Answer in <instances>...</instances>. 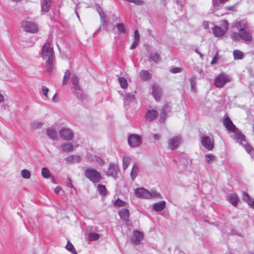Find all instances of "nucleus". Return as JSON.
<instances>
[{
  "instance_id": "nucleus-10",
  "label": "nucleus",
  "mask_w": 254,
  "mask_h": 254,
  "mask_svg": "<svg viewBox=\"0 0 254 254\" xmlns=\"http://www.w3.org/2000/svg\"><path fill=\"white\" fill-rule=\"evenodd\" d=\"M223 125L230 132H234L236 131L237 128L229 117H225L223 119Z\"/></svg>"
},
{
  "instance_id": "nucleus-61",
  "label": "nucleus",
  "mask_w": 254,
  "mask_h": 254,
  "mask_svg": "<svg viewBox=\"0 0 254 254\" xmlns=\"http://www.w3.org/2000/svg\"><path fill=\"white\" fill-rule=\"evenodd\" d=\"M168 107L167 106H166L164 108H163V114L164 115H165L166 113V111L168 109Z\"/></svg>"
},
{
  "instance_id": "nucleus-31",
  "label": "nucleus",
  "mask_w": 254,
  "mask_h": 254,
  "mask_svg": "<svg viewBox=\"0 0 254 254\" xmlns=\"http://www.w3.org/2000/svg\"><path fill=\"white\" fill-rule=\"evenodd\" d=\"M119 81L121 87L123 89H127L128 87V83L127 79L123 77L119 78Z\"/></svg>"
},
{
  "instance_id": "nucleus-29",
  "label": "nucleus",
  "mask_w": 254,
  "mask_h": 254,
  "mask_svg": "<svg viewBox=\"0 0 254 254\" xmlns=\"http://www.w3.org/2000/svg\"><path fill=\"white\" fill-rule=\"evenodd\" d=\"M97 189L101 195L105 196L107 194L108 191L104 185L99 184L97 187Z\"/></svg>"
},
{
  "instance_id": "nucleus-6",
  "label": "nucleus",
  "mask_w": 254,
  "mask_h": 254,
  "mask_svg": "<svg viewBox=\"0 0 254 254\" xmlns=\"http://www.w3.org/2000/svg\"><path fill=\"white\" fill-rule=\"evenodd\" d=\"M231 81V78L227 74L223 73L218 74L214 80V84L218 88H221L226 83Z\"/></svg>"
},
{
  "instance_id": "nucleus-52",
  "label": "nucleus",
  "mask_w": 254,
  "mask_h": 254,
  "mask_svg": "<svg viewBox=\"0 0 254 254\" xmlns=\"http://www.w3.org/2000/svg\"><path fill=\"white\" fill-rule=\"evenodd\" d=\"M139 34L137 30H136L134 33V40L139 41Z\"/></svg>"
},
{
  "instance_id": "nucleus-13",
  "label": "nucleus",
  "mask_w": 254,
  "mask_h": 254,
  "mask_svg": "<svg viewBox=\"0 0 254 254\" xmlns=\"http://www.w3.org/2000/svg\"><path fill=\"white\" fill-rule=\"evenodd\" d=\"M201 143L202 145L203 146L208 150H211L213 148V142L208 136L202 137L201 138Z\"/></svg>"
},
{
  "instance_id": "nucleus-3",
  "label": "nucleus",
  "mask_w": 254,
  "mask_h": 254,
  "mask_svg": "<svg viewBox=\"0 0 254 254\" xmlns=\"http://www.w3.org/2000/svg\"><path fill=\"white\" fill-rule=\"evenodd\" d=\"M229 25V22L226 20L221 21L220 26L215 25L212 29L214 36L216 37H220L224 36L228 30Z\"/></svg>"
},
{
  "instance_id": "nucleus-59",
  "label": "nucleus",
  "mask_w": 254,
  "mask_h": 254,
  "mask_svg": "<svg viewBox=\"0 0 254 254\" xmlns=\"http://www.w3.org/2000/svg\"><path fill=\"white\" fill-rule=\"evenodd\" d=\"M4 101V97L2 95L0 94V103Z\"/></svg>"
},
{
  "instance_id": "nucleus-17",
  "label": "nucleus",
  "mask_w": 254,
  "mask_h": 254,
  "mask_svg": "<svg viewBox=\"0 0 254 254\" xmlns=\"http://www.w3.org/2000/svg\"><path fill=\"white\" fill-rule=\"evenodd\" d=\"M65 160L67 163L69 164L79 163L80 161V157L79 155H72L67 157Z\"/></svg>"
},
{
  "instance_id": "nucleus-19",
  "label": "nucleus",
  "mask_w": 254,
  "mask_h": 254,
  "mask_svg": "<svg viewBox=\"0 0 254 254\" xmlns=\"http://www.w3.org/2000/svg\"><path fill=\"white\" fill-rule=\"evenodd\" d=\"M243 199L251 207L254 208V199H252L249 194L244 192L242 195Z\"/></svg>"
},
{
  "instance_id": "nucleus-4",
  "label": "nucleus",
  "mask_w": 254,
  "mask_h": 254,
  "mask_svg": "<svg viewBox=\"0 0 254 254\" xmlns=\"http://www.w3.org/2000/svg\"><path fill=\"white\" fill-rule=\"evenodd\" d=\"M42 57L44 60H55L54 48L49 42L45 43L43 46Z\"/></svg>"
},
{
  "instance_id": "nucleus-49",
  "label": "nucleus",
  "mask_w": 254,
  "mask_h": 254,
  "mask_svg": "<svg viewBox=\"0 0 254 254\" xmlns=\"http://www.w3.org/2000/svg\"><path fill=\"white\" fill-rule=\"evenodd\" d=\"M219 55H218V53L217 52L216 53L214 57H213L212 61L211 62V64H215V63H216L217 60L219 59Z\"/></svg>"
},
{
  "instance_id": "nucleus-18",
  "label": "nucleus",
  "mask_w": 254,
  "mask_h": 254,
  "mask_svg": "<svg viewBox=\"0 0 254 254\" xmlns=\"http://www.w3.org/2000/svg\"><path fill=\"white\" fill-rule=\"evenodd\" d=\"M152 95L156 100H159L161 98V91L157 85H154L152 86Z\"/></svg>"
},
{
  "instance_id": "nucleus-44",
  "label": "nucleus",
  "mask_w": 254,
  "mask_h": 254,
  "mask_svg": "<svg viewBox=\"0 0 254 254\" xmlns=\"http://www.w3.org/2000/svg\"><path fill=\"white\" fill-rule=\"evenodd\" d=\"M125 202H124L123 200H122L120 199H117L114 203V205L115 206H118L119 207L123 206L125 205Z\"/></svg>"
},
{
  "instance_id": "nucleus-37",
  "label": "nucleus",
  "mask_w": 254,
  "mask_h": 254,
  "mask_svg": "<svg viewBox=\"0 0 254 254\" xmlns=\"http://www.w3.org/2000/svg\"><path fill=\"white\" fill-rule=\"evenodd\" d=\"M116 27L118 31V33L124 34L125 33L126 30L124 25L123 23H119L116 25Z\"/></svg>"
},
{
  "instance_id": "nucleus-48",
  "label": "nucleus",
  "mask_w": 254,
  "mask_h": 254,
  "mask_svg": "<svg viewBox=\"0 0 254 254\" xmlns=\"http://www.w3.org/2000/svg\"><path fill=\"white\" fill-rule=\"evenodd\" d=\"M48 92H49V89L47 87L43 86L42 87V93L47 98H48Z\"/></svg>"
},
{
  "instance_id": "nucleus-54",
  "label": "nucleus",
  "mask_w": 254,
  "mask_h": 254,
  "mask_svg": "<svg viewBox=\"0 0 254 254\" xmlns=\"http://www.w3.org/2000/svg\"><path fill=\"white\" fill-rule=\"evenodd\" d=\"M138 43H139V41L134 40L133 43L132 44V45H131V46L130 47V49H133L135 48L136 47V46H137Z\"/></svg>"
},
{
  "instance_id": "nucleus-36",
  "label": "nucleus",
  "mask_w": 254,
  "mask_h": 254,
  "mask_svg": "<svg viewBox=\"0 0 254 254\" xmlns=\"http://www.w3.org/2000/svg\"><path fill=\"white\" fill-rule=\"evenodd\" d=\"M47 133L48 136L52 139L55 138L57 136L56 132L54 129H48L47 130Z\"/></svg>"
},
{
  "instance_id": "nucleus-15",
  "label": "nucleus",
  "mask_w": 254,
  "mask_h": 254,
  "mask_svg": "<svg viewBox=\"0 0 254 254\" xmlns=\"http://www.w3.org/2000/svg\"><path fill=\"white\" fill-rule=\"evenodd\" d=\"M158 116V113L154 110H150L147 111L145 115V118L148 122H152Z\"/></svg>"
},
{
  "instance_id": "nucleus-22",
  "label": "nucleus",
  "mask_w": 254,
  "mask_h": 254,
  "mask_svg": "<svg viewBox=\"0 0 254 254\" xmlns=\"http://www.w3.org/2000/svg\"><path fill=\"white\" fill-rule=\"evenodd\" d=\"M88 160L90 162H97L99 165L102 166L104 164V161L100 157L97 156H94L93 158H92L91 156H87Z\"/></svg>"
},
{
  "instance_id": "nucleus-50",
  "label": "nucleus",
  "mask_w": 254,
  "mask_h": 254,
  "mask_svg": "<svg viewBox=\"0 0 254 254\" xmlns=\"http://www.w3.org/2000/svg\"><path fill=\"white\" fill-rule=\"evenodd\" d=\"M170 71L173 73H180L182 71V69L180 67H174L171 68Z\"/></svg>"
},
{
  "instance_id": "nucleus-32",
  "label": "nucleus",
  "mask_w": 254,
  "mask_h": 254,
  "mask_svg": "<svg viewBox=\"0 0 254 254\" xmlns=\"http://www.w3.org/2000/svg\"><path fill=\"white\" fill-rule=\"evenodd\" d=\"M130 162V158L127 156H124L123 160V166L124 170L126 169L128 166Z\"/></svg>"
},
{
  "instance_id": "nucleus-9",
  "label": "nucleus",
  "mask_w": 254,
  "mask_h": 254,
  "mask_svg": "<svg viewBox=\"0 0 254 254\" xmlns=\"http://www.w3.org/2000/svg\"><path fill=\"white\" fill-rule=\"evenodd\" d=\"M128 142L130 146H138L141 143V138L137 135L131 134L128 138Z\"/></svg>"
},
{
  "instance_id": "nucleus-26",
  "label": "nucleus",
  "mask_w": 254,
  "mask_h": 254,
  "mask_svg": "<svg viewBox=\"0 0 254 254\" xmlns=\"http://www.w3.org/2000/svg\"><path fill=\"white\" fill-rule=\"evenodd\" d=\"M51 5V0H43L42 9L44 12H48L49 10Z\"/></svg>"
},
{
  "instance_id": "nucleus-2",
  "label": "nucleus",
  "mask_w": 254,
  "mask_h": 254,
  "mask_svg": "<svg viewBox=\"0 0 254 254\" xmlns=\"http://www.w3.org/2000/svg\"><path fill=\"white\" fill-rule=\"evenodd\" d=\"M231 36V38L234 41L243 40L245 42H248L252 40L251 33L246 29H239V32H232Z\"/></svg>"
},
{
  "instance_id": "nucleus-40",
  "label": "nucleus",
  "mask_w": 254,
  "mask_h": 254,
  "mask_svg": "<svg viewBox=\"0 0 254 254\" xmlns=\"http://www.w3.org/2000/svg\"><path fill=\"white\" fill-rule=\"evenodd\" d=\"M99 237V234L96 233H90L88 235V239L90 241L97 240Z\"/></svg>"
},
{
  "instance_id": "nucleus-34",
  "label": "nucleus",
  "mask_w": 254,
  "mask_h": 254,
  "mask_svg": "<svg viewBox=\"0 0 254 254\" xmlns=\"http://www.w3.org/2000/svg\"><path fill=\"white\" fill-rule=\"evenodd\" d=\"M138 168L136 165H134L130 172V176L132 180H134L137 176Z\"/></svg>"
},
{
  "instance_id": "nucleus-41",
  "label": "nucleus",
  "mask_w": 254,
  "mask_h": 254,
  "mask_svg": "<svg viewBox=\"0 0 254 254\" xmlns=\"http://www.w3.org/2000/svg\"><path fill=\"white\" fill-rule=\"evenodd\" d=\"M42 176L45 178H49L51 176L49 170L47 168H43L42 169Z\"/></svg>"
},
{
  "instance_id": "nucleus-27",
  "label": "nucleus",
  "mask_w": 254,
  "mask_h": 254,
  "mask_svg": "<svg viewBox=\"0 0 254 254\" xmlns=\"http://www.w3.org/2000/svg\"><path fill=\"white\" fill-rule=\"evenodd\" d=\"M234 26L239 28V29H246L247 27V22L245 20H241L235 23Z\"/></svg>"
},
{
  "instance_id": "nucleus-55",
  "label": "nucleus",
  "mask_w": 254,
  "mask_h": 254,
  "mask_svg": "<svg viewBox=\"0 0 254 254\" xmlns=\"http://www.w3.org/2000/svg\"><path fill=\"white\" fill-rule=\"evenodd\" d=\"M66 185H67V186L69 188H73V185L72 184L71 180L70 178H68Z\"/></svg>"
},
{
  "instance_id": "nucleus-43",
  "label": "nucleus",
  "mask_w": 254,
  "mask_h": 254,
  "mask_svg": "<svg viewBox=\"0 0 254 254\" xmlns=\"http://www.w3.org/2000/svg\"><path fill=\"white\" fill-rule=\"evenodd\" d=\"M205 156L207 162L209 163L215 160V156L212 154H206Z\"/></svg>"
},
{
  "instance_id": "nucleus-60",
  "label": "nucleus",
  "mask_w": 254,
  "mask_h": 254,
  "mask_svg": "<svg viewBox=\"0 0 254 254\" xmlns=\"http://www.w3.org/2000/svg\"><path fill=\"white\" fill-rule=\"evenodd\" d=\"M56 95H57V94H56V93H55V94L54 95V96H53V98H52L53 101L54 102H56V101H57V99H56Z\"/></svg>"
},
{
  "instance_id": "nucleus-1",
  "label": "nucleus",
  "mask_w": 254,
  "mask_h": 254,
  "mask_svg": "<svg viewBox=\"0 0 254 254\" xmlns=\"http://www.w3.org/2000/svg\"><path fill=\"white\" fill-rule=\"evenodd\" d=\"M84 175L86 178L93 183H99L102 179L100 173L92 167L87 168L85 170Z\"/></svg>"
},
{
  "instance_id": "nucleus-38",
  "label": "nucleus",
  "mask_w": 254,
  "mask_h": 254,
  "mask_svg": "<svg viewBox=\"0 0 254 254\" xmlns=\"http://www.w3.org/2000/svg\"><path fill=\"white\" fill-rule=\"evenodd\" d=\"M70 72L69 70H66L65 72H64V75L63 81V84L64 85H66L67 83L69 78V77H70Z\"/></svg>"
},
{
  "instance_id": "nucleus-28",
  "label": "nucleus",
  "mask_w": 254,
  "mask_h": 254,
  "mask_svg": "<svg viewBox=\"0 0 254 254\" xmlns=\"http://www.w3.org/2000/svg\"><path fill=\"white\" fill-rule=\"evenodd\" d=\"M233 56L235 60H241L244 58V54L242 51L236 50L233 51Z\"/></svg>"
},
{
  "instance_id": "nucleus-45",
  "label": "nucleus",
  "mask_w": 254,
  "mask_h": 254,
  "mask_svg": "<svg viewBox=\"0 0 254 254\" xmlns=\"http://www.w3.org/2000/svg\"><path fill=\"white\" fill-rule=\"evenodd\" d=\"M228 0H213V3L214 6H218L220 4Z\"/></svg>"
},
{
  "instance_id": "nucleus-51",
  "label": "nucleus",
  "mask_w": 254,
  "mask_h": 254,
  "mask_svg": "<svg viewBox=\"0 0 254 254\" xmlns=\"http://www.w3.org/2000/svg\"><path fill=\"white\" fill-rule=\"evenodd\" d=\"M190 84H191V90L193 91L195 90V78H192L190 81Z\"/></svg>"
},
{
  "instance_id": "nucleus-14",
  "label": "nucleus",
  "mask_w": 254,
  "mask_h": 254,
  "mask_svg": "<svg viewBox=\"0 0 254 254\" xmlns=\"http://www.w3.org/2000/svg\"><path fill=\"white\" fill-rule=\"evenodd\" d=\"M133 234V236L131 241L134 244L137 245L139 244L140 242L143 239V234L139 231L134 230Z\"/></svg>"
},
{
  "instance_id": "nucleus-21",
  "label": "nucleus",
  "mask_w": 254,
  "mask_h": 254,
  "mask_svg": "<svg viewBox=\"0 0 254 254\" xmlns=\"http://www.w3.org/2000/svg\"><path fill=\"white\" fill-rule=\"evenodd\" d=\"M139 77L142 80L147 81L151 78V75L147 70H143L139 73Z\"/></svg>"
},
{
  "instance_id": "nucleus-11",
  "label": "nucleus",
  "mask_w": 254,
  "mask_h": 254,
  "mask_svg": "<svg viewBox=\"0 0 254 254\" xmlns=\"http://www.w3.org/2000/svg\"><path fill=\"white\" fill-rule=\"evenodd\" d=\"M60 135L62 138L66 140H70L73 138V133L71 130L68 128H63L60 131Z\"/></svg>"
},
{
  "instance_id": "nucleus-5",
  "label": "nucleus",
  "mask_w": 254,
  "mask_h": 254,
  "mask_svg": "<svg viewBox=\"0 0 254 254\" xmlns=\"http://www.w3.org/2000/svg\"><path fill=\"white\" fill-rule=\"evenodd\" d=\"M135 194L137 197L149 199L154 197H160V194L156 192H150L148 190L141 188L135 190Z\"/></svg>"
},
{
  "instance_id": "nucleus-20",
  "label": "nucleus",
  "mask_w": 254,
  "mask_h": 254,
  "mask_svg": "<svg viewBox=\"0 0 254 254\" xmlns=\"http://www.w3.org/2000/svg\"><path fill=\"white\" fill-rule=\"evenodd\" d=\"M118 167L116 165H110L109 168L107 172V175L110 176L115 177L117 175Z\"/></svg>"
},
{
  "instance_id": "nucleus-25",
  "label": "nucleus",
  "mask_w": 254,
  "mask_h": 254,
  "mask_svg": "<svg viewBox=\"0 0 254 254\" xmlns=\"http://www.w3.org/2000/svg\"><path fill=\"white\" fill-rule=\"evenodd\" d=\"M119 215L122 219L127 220L129 217V211L127 209H122L119 211Z\"/></svg>"
},
{
  "instance_id": "nucleus-56",
  "label": "nucleus",
  "mask_w": 254,
  "mask_h": 254,
  "mask_svg": "<svg viewBox=\"0 0 254 254\" xmlns=\"http://www.w3.org/2000/svg\"><path fill=\"white\" fill-rule=\"evenodd\" d=\"M34 128H37L42 126L41 123H34L32 125Z\"/></svg>"
},
{
  "instance_id": "nucleus-58",
  "label": "nucleus",
  "mask_w": 254,
  "mask_h": 254,
  "mask_svg": "<svg viewBox=\"0 0 254 254\" xmlns=\"http://www.w3.org/2000/svg\"><path fill=\"white\" fill-rule=\"evenodd\" d=\"M61 190V188L60 187H56L55 189V192L56 194H58Z\"/></svg>"
},
{
  "instance_id": "nucleus-57",
  "label": "nucleus",
  "mask_w": 254,
  "mask_h": 254,
  "mask_svg": "<svg viewBox=\"0 0 254 254\" xmlns=\"http://www.w3.org/2000/svg\"><path fill=\"white\" fill-rule=\"evenodd\" d=\"M160 138V136L158 134H154L153 135V138L155 140H158Z\"/></svg>"
},
{
  "instance_id": "nucleus-30",
  "label": "nucleus",
  "mask_w": 254,
  "mask_h": 254,
  "mask_svg": "<svg viewBox=\"0 0 254 254\" xmlns=\"http://www.w3.org/2000/svg\"><path fill=\"white\" fill-rule=\"evenodd\" d=\"M160 57L159 55L157 53H152L149 56V60L157 63L159 61Z\"/></svg>"
},
{
  "instance_id": "nucleus-47",
  "label": "nucleus",
  "mask_w": 254,
  "mask_h": 254,
  "mask_svg": "<svg viewBox=\"0 0 254 254\" xmlns=\"http://www.w3.org/2000/svg\"><path fill=\"white\" fill-rule=\"evenodd\" d=\"M135 99V97L134 95L131 94H127L126 97V100L127 102H129L131 101H133Z\"/></svg>"
},
{
  "instance_id": "nucleus-23",
  "label": "nucleus",
  "mask_w": 254,
  "mask_h": 254,
  "mask_svg": "<svg viewBox=\"0 0 254 254\" xmlns=\"http://www.w3.org/2000/svg\"><path fill=\"white\" fill-rule=\"evenodd\" d=\"M166 203L165 201H161L155 203L153 205V209L157 211H162L165 207Z\"/></svg>"
},
{
  "instance_id": "nucleus-46",
  "label": "nucleus",
  "mask_w": 254,
  "mask_h": 254,
  "mask_svg": "<svg viewBox=\"0 0 254 254\" xmlns=\"http://www.w3.org/2000/svg\"><path fill=\"white\" fill-rule=\"evenodd\" d=\"M96 8H97V10L98 12H99V13L100 15L101 18H104L105 17V14L103 12L102 8L98 5H97Z\"/></svg>"
},
{
  "instance_id": "nucleus-39",
  "label": "nucleus",
  "mask_w": 254,
  "mask_h": 254,
  "mask_svg": "<svg viewBox=\"0 0 254 254\" xmlns=\"http://www.w3.org/2000/svg\"><path fill=\"white\" fill-rule=\"evenodd\" d=\"M235 133V137L236 138L240 140V141H243L245 140V137L243 134L241 132H240L237 128L236 132H234Z\"/></svg>"
},
{
  "instance_id": "nucleus-12",
  "label": "nucleus",
  "mask_w": 254,
  "mask_h": 254,
  "mask_svg": "<svg viewBox=\"0 0 254 254\" xmlns=\"http://www.w3.org/2000/svg\"><path fill=\"white\" fill-rule=\"evenodd\" d=\"M180 142L181 138L179 137H174L168 140V147L172 150H175L178 147Z\"/></svg>"
},
{
  "instance_id": "nucleus-24",
  "label": "nucleus",
  "mask_w": 254,
  "mask_h": 254,
  "mask_svg": "<svg viewBox=\"0 0 254 254\" xmlns=\"http://www.w3.org/2000/svg\"><path fill=\"white\" fill-rule=\"evenodd\" d=\"M61 148L64 152L68 153L71 152L73 149V145L71 143H66L61 146Z\"/></svg>"
},
{
  "instance_id": "nucleus-62",
  "label": "nucleus",
  "mask_w": 254,
  "mask_h": 254,
  "mask_svg": "<svg viewBox=\"0 0 254 254\" xmlns=\"http://www.w3.org/2000/svg\"><path fill=\"white\" fill-rule=\"evenodd\" d=\"M12 0L14 1H15V2H18V1H20V0Z\"/></svg>"
},
{
  "instance_id": "nucleus-53",
  "label": "nucleus",
  "mask_w": 254,
  "mask_h": 254,
  "mask_svg": "<svg viewBox=\"0 0 254 254\" xmlns=\"http://www.w3.org/2000/svg\"><path fill=\"white\" fill-rule=\"evenodd\" d=\"M203 28L205 30H208L209 28V23L207 21H204L202 23Z\"/></svg>"
},
{
  "instance_id": "nucleus-8",
  "label": "nucleus",
  "mask_w": 254,
  "mask_h": 254,
  "mask_svg": "<svg viewBox=\"0 0 254 254\" xmlns=\"http://www.w3.org/2000/svg\"><path fill=\"white\" fill-rule=\"evenodd\" d=\"M71 82L72 83V85L73 86V92L76 94L77 97L79 99H80L82 98V95L80 93L81 89L79 85V81L78 77L75 75H73L72 76L71 78Z\"/></svg>"
},
{
  "instance_id": "nucleus-42",
  "label": "nucleus",
  "mask_w": 254,
  "mask_h": 254,
  "mask_svg": "<svg viewBox=\"0 0 254 254\" xmlns=\"http://www.w3.org/2000/svg\"><path fill=\"white\" fill-rule=\"evenodd\" d=\"M21 175L23 178L25 179H29L31 177L30 171L27 169H23L21 171Z\"/></svg>"
},
{
  "instance_id": "nucleus-33",
  "label": "nucleus",
  "mask_w": 254,
  "mask_h": 254,
  "mask_svg": "<svg viewBox=\"0 0 254 254\" xmlns=\"http://www.w3.org/2000/svg\"><path fill=\"white\" fill-rule=\"evenodd\" d=\"M46 61V70L48 72H51L54 67V60H45Z\"/></svg>"
},
{
  "instance_id": "nucleus-16",
  "label": "nucleus",
  "mask_w": 254,
  "mask_h": 254,
  "mask_svg": "<svg viewBox=\"0 0 254 254\" xmlns=\"http://www.w3.org/2000/svg\"><path fill=\"white\" fill-rule=\"evenodd\" d=\"M228 200L234 206H236L239 202V198L235 193L231 194L228 197Z\"/></svg>"
},
{
  "instance_id": "nucleus-35",
  "label": "nucleus",
  "mask_w": 254,
  "mask_h": 254,
  "mask_svg": "<svg viewBox=\"0 0 254 254\" xmlns=\"http://www.w3.org/2000/svg\"><path fill=\"white\" fill-rule=\"evenodd\" d=\"M66 249L73 254H78L73 246V245L70 242H68L66 246Z\"/></svg>"
},
{
  "instance_id": "nucleus-7",
  "label": "nucleus",
  "mask_w": 254,
  "mask_h": 254,
  "mask_svg": "<svg viewBox=\"0 0 254 254\" xmlns=\"http://www.w3.org/2000/svg\"><path fill=\"white\" fill-rule=\"evenodd\" d=\"M22 28L26 32L29 33H36L38 31L37 25L33 22L27 21H23L21 23Z\"/></svg>"
}]
</instances>
